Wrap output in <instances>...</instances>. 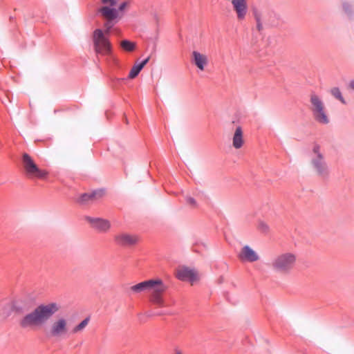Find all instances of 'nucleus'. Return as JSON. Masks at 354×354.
<instances>
[{
  "label": "nucleus",
  "mask_w": 354,
  "mask_h": 354,
  "mask_svg": "<svg viewBox=\"0 0 354 354\" xmlns=\"http://www.w3.org/2000/svg\"><path fill=\"white\" fill-rule=\"evenodd\" d=\"M129 5V2L128 1H123L122 3H121L120 4V6H118V11H120V12H122L124 10V9L126 8V7Z\"/></svg>",
  "instance_id": "27"
},
{
  "label": "nucleus",
  "mask_w": 354,
  "mask_h": 354,
  "mask_svg": "<svg viewBox=\"0 0 354 354\" xmlns=\"http://www.w3.org/2000/svg\"><path fill=\"white\" fill-rule=\"evenodd\" d=\"M59 310V305L55 302L41 304L32 311L24 315L19 320V324L24 329L41 326L49 320Z\"/></svg>",
  "instance_id": "1"
},
{
  "label": "nucleus",
  "mask_w": 354,
  "mask_h": 354,
  "mask_svg": "<svg viewBox=\"0 0 354 354\" xmlns=\"http://www.w3.org/2000/svg\"><path fill=\"white\" fill-rule=\"evenodd\" d=\"M130 290L134 293H140L142 292H151V301L158 307L165 306L162 295L167 290L165 286L160 279H152L142 281L130 288Z\"/></svg>",
  "instance_id": "2"
},
{
  "label": "nucleus",
  "mask_w": 354,
  "mask_h": 354,
  "mask_svg": "<svg viewBox=\"0 0 354 354\" xmlns=\"http://www.w3.org/2000/svg\"><path fill=\"white\" fill-rule=\"evenodd\" d=\"M252 12L257 24L256 28L258 31L260 32L263 30V23L265 24H270L268 21H267V17L271 15L272 12H261L257 8L253 9Z\"/></svg>",
  "instance_id": "14"
},
{
  "label": "nucleus",
  "mask_w": 354,
  "mask_h": 354,
  "mask_svg": "<svg viewBox=\"0 0 354 354\" xmlns=\"http://www.w3.org/2000/svg\"><path fill=\"white\" fill-rule=\"evenodd\" d=\"M185 201H186V203L188 205H189L192 207H196L197 206V203H196V200L193 197L186 196Z\"/></svg>",
  "instance_id": "24"
},
{
  "label": "nucleus",
  "mask_w": 354,
  "mask_h": 354,
  "mask_svg": "<svg viewBox=\"0 0 354 354\" xmlns=\"http://www.w3.org/2000/svg\"><path fill=\"white\" fill-rule=\"evenodd\" d=\"M175 354H182L180 351H177Z\"/></svg>",
  "instance_id": "32"
},
{
  "label": "nucleus",
  "mask_w": 354,
  "mask_h": 354,
  "mask_svg": "<svg viewBox=\"0 0 354 354\" xmlns=\"http://www.w3.org/2000/svg\"><path fill=\"white\" fill-rule=\"evenodd\" d=\"M113 6H104L99 8L98 12L103 19H117L118 13L117 9Z\"/></svg>",
  "instance_id": "16"
},
{
  "label": "nucleus",
  "mask_w": 354,
  "mask_h": 354,
  "mask_svg": "<svg viewBox=\"0 0 354 354\" xmlns=\"http://www.w3.org/2000/svg\"><path fill=\"white\" fill-rule=\"evenodd\" d=\"M193 62L201 71L204 70L205 66L207 63V58L205 55L201 54L198 51L192 53Z\"/></svg>",
  "instance_id": "17"
},
{
  "label": "nucleus",
  "mask_w": 354,
  "mask_h": 354,
  "mask_svg": "<svg viewBox=\"0 0 354 354\" xmlns=\"http://www.w3.org/2000/svg\"><path fill=\"white\" fill-rule=\"evenodd\" d=\"M12 310L15 311L16 313H22V308L21 306H18L15 304H13L12 306Z\"/></svg>",
  "instance_id": "29"
},
{
  "label": "nucleus",
  "mask_w": 354,
  "mask_h": 354,
  "mask_svg": "<svg viewBox=\"0 0 354 354\" xmlns=\"http://www.w3.org/2000/svg\"><path fill=\"white\" fill-rule=\"evenodd\" d=\"M330 93L333 95L336 99L339 100L342 104H346V102L342 95V93L338 87H334L331 89Z\"/></svg>",
  "instance_id": "22"
},
{
  "label": "nucleus",
  "mask_w": 354,
  "mask_h": 354,
  "mask_svg": "<svg viewBox=\"0 0 354 354\" xmlns=\"http://www.w3.org/2000/svg\"><path fill=\"white\" fill-rule=\"evenodd\" d=\"M296 257L294 254L286 252L277 255L272 261L271 266L276 272L288 274L294 268Z\"/></svg>",
  "instance_id": "5"
},
{
  "label": "nucleus",
  "mask_w": 354,
  "mask_h": 354,
  "mask_svg": "<svg viewBox=\"0 0 354 354\" xmlns=\"http://www.w3.org/2000/svg\"><path fill=\"white\" fill-rule=\"evenodd\" d=\"M310 102L311 104V111L315 120L323 124L329 123L328 117L325 111L324 102L320 97L315 93L310 94Z\"/></svg>",
  "instance_id": "6"
},
{
  "label": "nucleus",
  "mask_w": 354,
  "mask_h": 354,
  "mask_svg": "<svg viewBox=\"0 0 354 354\" xmlns=\"http://www.w3.org/2000/svg\"><path fill=\"white\" fill-rule=\"evenodd\" d=\"M258 229L263 233H267L269 231L268 225L263 221H259Z\"/></svg>",
  "instance_id": "23"
},
{
  "label": "nucleus",
  "mask_w": 354,
  "mask_h": 354,
  "mask_svg": "<svg viewBox=\"0 0 354 354\" xmlns=\"http://www.w3.org/2000/svg\"><path fill=\"white\" fill-rule=\"evenodd\" d=\"M320 149L321 147L319 145H314L310 153V164L319 177L326 179L330 174L329 167Z\"/></svg>",
  "instance_id": "4"
},
{
  "label": "nucleus",
  "mask_w": 354,
  "mask_h": 354,
  "mask_svg": "<svg viewBox=\"0 0 354 354\" xmlns=\"http://www.w3.org/2000/svg\"><path fill=\"white\" fill-rule=\"evenodd\" d=\"M349 87L354 91V80L350 82Z\"/></svg>",
  "instance_id": "30"
},
{
  "label": "nucleus",
  "mask_w": 354,
  "mask_h": 354,
  "mask_svg": "<svg viewBox=\"0 0 354 354\" xmlns=\"http://www.w3.org/2000/svg\"><path fill=\"white\" fill-rule=\"evenodd\" d=\"M67 321L64 317L55 320L50 325L48 335L51 337H62L68 333Z\"/></svg>",
  "instance_id": "8"
},
{
  "label": "nucleus",
  "mask_w": 354,
  "mask_h": 354,
  "mask_svg": "<svg viewBox=\"0 0 354 354\" xmlns=\"http://www.w3.org/2000/svg\"><path fill=\"white\" fill-rule=\"evenodd\" d=\"M90 320L89 317H86L84 319H83L80 324H78L77 326H75L73 329V333H76L81 330H82L88 324Z\"/></svg>",
  "instance_id": "21"
},
{
  "label": "nucleus",
  "mask_w": 354,
  "mask_h": 354,
  "mask_svg": "<svg viewBox=\"0 0 354 354\" xmlns=\"http://www.w3.org/2000/svg\"><path fill=\"white\" fill-rule=\"evenodd\" d=\"M85 219L91 226L100 232H106L111 227L110 222L104 218L86 216Z\"/></svg>",
  "instance_id": "10"
},
{
  "label": "nucleus",
  "mask_w": 354,
  "mask_h": 354,
  "mask_svg": "<svg viewBox=\"0 0 354 354\" xmlns=\"http://www.w3.org/2000/svg\"><path fill=\"white\" fill-rule=\"evenodd\" d=\"M232 4L237 19L239 21L243 20L248 12L247 0H232Z\"/></svg>",
  "instance_id": "13"
},
{
  "label": "nucleus",
  "mask_w": 354,
  "mask_h": 354,
  "mask_svg": "<svg viewBox=\"0 0 354 354\" xmlns=\"http://www.w3.org/2000/svg\"><path fill=\"white\" fill-rule=\"evenodd\" d=\"M101 1L103 4L109 3L110 6H114L117 3L116 0H102Z\"/></svg>",
  "instance_id": "28"
},
{
  "label": "nucleus",
  "mask_w": 354,
  "mask_h": 354,
  "mask_svg": "<svg viewBox=\"0 0 354 354\" xmlns=\"http://www.w3.org/2000/svg\"><path fill=\"white\" fill-rule=\"evenodd\" d=\"M232 145L235 149H240L243 145V131L241 127H237L234 131Z\"/></svg>",
  "instance_id": "19"
},
{
  "label": "nucleus",
  "mask_w": 354,
  "mask_h": 354,
  "mask_svg": "<svg viewBox=\"0 0 354 354\" xmlns=\"http://www.w3.org/2000/svg\"><path fill=\"white\" fill-rule=\"evenodd\" d=\"M127 80V78H118V77H114L111 80L113 84H122V82H124V81Z\"/></svg>",
  "instance_id": "26"
},
{
  "label": "nucleus",
  "mask_w": 354,
  "mask_h": 354,
  "mask_svg": "<svg viewBox=\"0 0 354 354\" xmlns=\"http://www.w3.org/2000/svg\"><path fill=\"white\" fill-rule=\"evenodd\" d=\"M104 19V32L100 28H97L93 32L94 50L97 55H111L112 53V46L108 35L117 21L116 19Z\"/></svg>",
  "instance_id": "3"
},
{
  "label": "nucleus",
  "mask_w": 354,
  "mask_h": 354,
  "mask_svg": "<svg viewBox=\"0 0 354 354\" xmlns=\"http://www.w3.org/2000/svg\"><path fill=\"white\" fill-rule=\"evenodd\" d=\"M342 8H343V10H344V12L347 14H351L352 10H351V6L349 3L348 2H344L343 4H342Z\"/></svg>",
  "instance_id": "25"
},
{
  "label": "nucleus",
  "mask_w": 354,
  "mask_h": 354,
  "mask_svg": "<svg viewBox=\"0 0 354 354\" xmlns=\"http://www.w3.org/2000/svg\"><path fill=\"white\" fill-rule=\"evenodd\" d=\"M125 122H126L127 123H128V120H127V118H125Z\"/></svg>",
  "instance_id": "33"
},
{
  "label": "nucleus",
  "mask_w": 354,
  "mask_h": 354,
  "mask_svg": "<svg viewBox=\"0 0 354 354\" xmlns=\"http://www.w3.org/2000/svg\"><path fill=\"white\" fill-rule=\"evenodd\" d=\"M21 162L28 176H35L38 178H44L47 176L48 173L40 169L28 153H24L22 154Z\"/></svg>",
  "instance_id": "7"
},
{
  "label": "nucleus",
  "mask_w": 354,
  "mask_h": 354,
  "mask_svg": "<svg viewBox=\"0 0 354 354\" xmlns=\"http://www.w3.org/2000/svg\"><path fill=\"white\" fill-rule=\"evenodd\" d=\"M120 47L127 52H132L136 49V44L129 39H124L120 42Z\"/></svg>",
  "instance_id": "20"
},
{
  "label": "nucleus",
  "mask_w": 354,
  "mask_h": 354,
  "mask_svg": "<svg viewBox=\"0 0 354 354\" xmlns=\"http://www.w3.org/2000/svg\"><path fill=\"white\" fill-rule=\"evenodd\" d=\"M178 279L184 281L193 282L196 279V272L187 267L179 269L176 274Z\"/></svg>",
  "instance_id": "15"
},
{
  "label": "nucleus",
  "mask_w": 354,
  "mask_h": 354,
  "mask_svg": "<svg viewBox=\"0 0 354 354\" xmlns=\"http://www.w3.org/2000/svg\"><path fill=\"white\" fill-rule=\"evenodd\" d=\"M241 261L255 262L259 259V254L249 245L243 246L238 254Z\"/></svg>",
  "instance_id": "11"
},
{
  "label": "nucleus",
  "mask_w": 354,
  "mask_h": 354,
  "mask_svg": "<svg viewBox=\"0 0 354 354\" xmlns=\"http://www.w3.org/2000/svg\"><path fill=\"white\" fill-rule=\"evenodd\" d=\"M104 194V189H95L91 192L84 193L81 194L77 199V203L83 205H88L101 198Z\"/></svg>",
  "instance_id": "9"
},
{
  "label": "nucleus",
  "mask_w": 354,
  "mask_h": 354,
  "mask_svg": "<svg viewBox=\"0 0 354 354\" xmlns=\"http://www.w3.org/2000/svg\"><path fill=\"white\" fill-rule=\"evenodd\" d=\"M155 314H156V315H162V314H163V313H162V312H158V313H156Z\"/></svg>",
  "instance_id": "31"
},
{
  "label": "nucleus",
  "mask_w": 354,
  "mask_h": 354,
  "mask_svg": "<svg viewBox=\"0 0 354 354\" xmlns=\"http://www.w3.org/2000/svg\"><path fill=\"white\" fill-rule=\"evenodd\" d=\"M149 59L150 57H147L141 62H136V64L131 68L128 77L130 79H133L136 77H137L142 71V69L145 67V66L149 62Z\"/></svg>",
  "instance_id": "18"
},
{
  "label": "nucleus",
  "mask_w": 354,
  "mask_h": 354,
  "mask_svg": "<svg viewBox=\"0 0 354 354\" xmlns=\"http://www.w3.org/2000/svg\"><path fill=\"white\" fill-rule=\"evenodd\" d=\"M137 236L129 234H120L115 236V241L117 245L122 247H131L138 243Z\"/></svg>",
  "instance_id": "12"
}]
</instances>
